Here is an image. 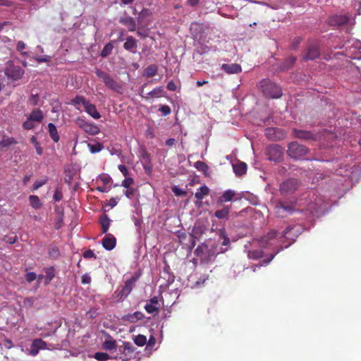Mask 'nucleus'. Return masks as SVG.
Masks as SVG:
<instances>
[{"mask_svg":"<svg viewBox=\"0 0 361 361\" xmlns=\"http://www.w3.org/2000/svg\"><path fill=\"white\" fill-rule=\"evenodd\" d=\"M302 231V228L300 224L288 226L282 231L279 232L271 229L261 238H253L247 242L244 245V252L247 254L248 259L253 260H257L264 256L263 249L281 243L274 253L270 254L268 257L262 260L258 264L252 266V271H256L257 268L267 266L279 252L288 247L295 241Z\"/></svg>","mask_w":361,"mask_h":361,"instance_id":"1","label":"nucleus"},{"mask_svg":"<svg viewBox=\"0 0 361 361\" xmlns=\"http://www.w3.org/2000/svg\"><path fill=\"white\" fill-rule=\"evenodd\" d=\"M312 198L314 202L311 201L307 205L306 212H309L312 216H319L324 214L330 207V202L324 200V197L316 195L314 192Z\"/></svg>","mask_w":361,"mask_h":361,"instance_id":"2","label":"nucleus"},{"mask_svg":"<svg viewBox=\"0 0 361 361\" xmlns=\"http://www.w3.org/2000/svg\"><path fill=\"white\" fill-rule=\"evenodd\" d=\"M346 47V50L343 55L352 59H361V41L355 39H348L345 44L336 47V49H343ZM342 54L343 53H338Z\"/></svg>","mask_w":361,"mask_h":361,"instance_id":"3","label":"nucleus"},{"mask_svg":"<svg viewBox=\"0 0 361 361\" xmlns=\"http://www.w3.org/2000/svg\"><path fill=\"white\" fill-rule=\"evenodd\" d=\"M140 278V274L135 273L130 279L126 281L124 286L117 288L114 293V297L117 302H122L131 293Z\"/></svg>","mask_w":361,"mask_h":361,"instance_id":"4","label":"nucleus"},{"mask_svg":"<svg viewBox=\"0 0 361 361\" xmlns=\"http://www.w3.org/2000/svg\"><path fill=\"white\" fill-rule=\"evenodd\" d=\"M135 348L130 342H123L118 345L116 352H112V357L121 361H128L133 356Z\"/></svg>","mask_w":361,"mask_h":361,"instance_id":"5","label":"nucleus"},{"mask_svg":"<svg viewBox=\"0 0 361 361\" xmlns=\"http://www.w3.org/2000/svg\"><path fill=\"white\" fill-rule=\"evenodd\" d=\"M274 212L277 217L286 218L293 215L295 213L302 212L303 210H299L295 208L293 203H288L283 201H279L274 207Z\"/></svg>","mask_w":361,"mask_h":361,"instance_id":"6","label":"nucleus"},{"mask_svg":"<svg viewBox=\"0 0 361 361\" xmlns=\"http://www.w3.org/2000/svg\"><path fill=\"white\" fill-rule=\"evenodd\" d=\"M219 239L213 247V255L222 254L228 251L230 248L231 240L226 234V229L222 228L218 231Z\"/></svg>","mask_w":361,"mask_h":361,"instance_id":"7","label":"nucleus"},{"mask_svg":"<svg viewBox=\"0 0 361 361\" xmlns=\"http://www.w3.org/2000/svg\"><path fill=\"white\" fill-rule=\"evenodd\" d=\"M4 73L8 80L17 81L22 78L25 71L20 66L16 65L13 61L9 60L6 63Z\"/></svg>","mask_w":361,"mask_h":361,"instance_id":"8","label":"nucleus"},{"mask_svg":"<svg viewBox=\"0 0 361 361\" xmlns=\"http://www.w3.org/2000/svg\"><path fill=\"white\" fill-rule=\"evenodd\" d=\"M262 89L264 94L270 98L279 99L283 94L281 87L269 80L262 82Z\"/></svg>","mask_w":361,"mask_h":361,"instance_id":"9","label":"nucleus"},{"mask_svg":"<svg viewBox=\"0 0 361 361\" xmlns=\"http://www.w3.org/2000/svg\"><path fill=\"white\" fill-rule=\"evenodd\" d=\"M94 73L109 89L117 92L121 91V86L108 73L98 68H95Z\"/></svg>","mask_w":361,"mask_h":361,"instance_id":"10","label":"nucleus"},{"mask_svg":"<svg viewBox=\"0 0 361 361\" xmlns=\"http://www.w3.org/2000/svg\"><path fill=\"white\" fill-rule=\"evenodd\" d=\"M309 149L298 142H291L288 145L287 154L293 159H300Z\"/></svg>","mask_w":361,"mask_h":361,"instance_id":"11","label":"nucleus"},{"mask_svg":"<svg viewBox=\"0 0 361 361\" xmlns=\"http://www.w3.org/2000/svg\"><path fill=\"white\" fill-rule=\"evenodd\" d=\"M300 182L295 178H288L283 181L279 187V191L283 195L294 193L299 188Z\"/></svg>","mask_w":361,"mask_h":361,"instance_id":"12","label":"nucleus"},{"mask_svg":"<svg viewBox=\"0 0 361 361\" xmlns=\"http://www.w3.org/2000/svg\"><path fill=\"white\" fill-rule=\"evenodd\" d=\"M265 153L267 159L271 161L278 162L283 158V149L279 145L273 144L267 146Z\"/></svg>","mask_w":361,"mask_h":361,"instance_id":"13","label":"nucleus"},{"mask_svg":"<svg viewBox=\"0 0 361 361\" xmlns=\"http://www.w3.org/2000/svg\"><path fill=\"white\" fill-rule=\"evenodd\" d=\"M207 279L208 276L206 275L199 276L197 274H191L188 278L187 286L191 288H199L204 285Z\"/></svg>","mask_w":361,"mask_h":361,"instance_id":"14","label":"nucleus"},{"mask_svg":"<svg viewBox=\"0 0 361 361\" xmlns=\"http://www.w3.org/2000/svg\"><path fill=\"white\" fill-rule=\"evenodd\" d=\"M294 136L303 140H317L318 135L312 131L304 130L294 128L293 130Z\"/></svg>","mask_w":361,"mask_h":361,"instance_id":"15","label":"nucleus"},{"mask_svg":"<svg viewBox=\"0 0 361 361\" xmlns=\"http://www.w3.org/2000/svg\"><path fill=\"white\" fill-rule=\"evenodd\" d=\"M102 245L106 250L111 251L116 247V238L111 233H105L102 240Z\"/></svg>","mask_w":361,"mask_h":361,"instance_id":"16","label":"nucleus"},{"mask_svg":"<svg viewBox=\"0 0 361 361\" xmlns=\"http://www.w3.org/2000/svg\"><path fill=\"white\" fill-rule=\"evenodd\" d=\"M265 135L269 140H281L284 137L282 130L277 128H268L265 130Z\"/></svg>","mask_w":361,"mask_h":361,"instance_id":"17","label":"nucleus"},{"mask_svg":"<svg viewBox=\"0 0 361 361\" xmlns=\"http://www.w3.org/2000/svg\"><path fill=\"white\" fill-rule=\"evenodd\" d=\"M349 17L347 15H334L329 18V23L334 26H341L349 21Z\"/></svg>","mask_w":361,"mask_h":361,"instance_id":"18","label":"nucleus"},{"mask_svg":"<svg viewBox=\"0 0 361 361\" xmlns=\"http://www.w3.org/2000/svg\"><path fill=\"white\" fill-rule=\"evenodd\" d=\"M145 318V315L142 312L136 311L133 313H129L121 316V320L128 322L130 323H136Z\"/></svg>","mask_w":361,"mask_h":361,"instance_id":"19","label":"nucleus"},{"mask_svg":"<svg viewBox=\"0 0 361 361\" xmlns=\"http://www.w3.org/2000/svg\"><path fill=\"white\" fill-rule=\"evenodd\" d=\"M221 68L228 74H236L242 71L241 66L238 63H223Z\"/></svg>","mask_w":361,"mask_h":361,"instance_id":"20","label":"nucleus"},{"mask_svg":"<svg viewBox=\"0 0 361 361\" xmlns=\"http://www.w3.org/2000/svg\"><path fill=\"white\" fill-rule=\"evenodd\" d=\"M137 41L132 36H128L123 44V48L133 54L137 52Z\"/></svg>","mask_w":361,"mask_h":361,"instance_id":"21","label":"nucleus"},{"mask_svg":"<svg viewBox=\"0 0 361 361\" xmlns=\"http://www.w3.org/2000/svg\"><path fill=\"white\" fill-rule=\"evenodd\" d=\"M159 300L157 297L151 298L145 305V310L149 314L157 313L159 307H157Z\"/></svg>","mask_w":361,"mask_h":361,"instance_id":"22","label":"nucleus"},{"mask_svg":"<svg viewBox=\"0 0 361 361\" xmlns=\"http://www.w3.org/2000/svg\"><path fill=\"white\" fill-rule=\"evenodd\" d=\"M102 346L103 348L106 350H113V352H116L118 345L110 335H108L107 338L103 343Z\"/></svg>","mask_w":361,"mask_h":361,"instance_id":"23","label":"nucleus"},{"mask_svg":"<svg viewBox=\"0 0 361 361\" xmlns=\"http://www.w3.org/2000/svg\"><path fill=\"white\" fill-rule=\"evenodd\" d=\"M319 55V49L316 46H311L309 47L307 54L304 55L303 59L305 61L314 60L318 58Z\"/></svg>","mask_w":361,"mask_h":361,"instance_id":"24","label":"nucleus"},{"mask_svg":"<svg viewBox=\"0 0 361 361\" xmlns=\"http://www.w3.org/2000/svg\"><path fill=\"white\" fill-rule=\"evenodd\" d=\"M27 118L32 121L40 123L44 118V114L40 109L35 108L28 115Z\"/></svg>","mask_w":361,"mask_h":361,"instance_id":"25","label":"nucleus"},{"mask_svg":"<svg viewBox=\"0 0 361 361\" xmlns=\"http://www.w3.org/2000/svg\"><path fill=\"white\" fill-rule=\"evenodd\" d=\"M111 219L106 214H103L99 219V223L102 227V233H108L110 227Z\"/></svg>","mask_w":361,"mask_h":361,"instance_id":"26","label":"nucleus"},{"mask_svg":"<svg viewBox=\"0 0 361 361\" xmlns=\"http://www.w3.org/2000/svg\"><path fill=\"white\" fill-rule=\"evenodd\" d=\"M85 110L90 116L94 119H99L101 117V115L97 110L95 105L91 104L90 101L85 106Z\"/></svg>","mask_w":361,"mask_h":361,"instance_id":"27","label":"nucleus"},{"mask_svg":"<svg viewBox=\"0 0 361 361\" xmlns=\"http://www.w3.org/2000/svg\"><path fill=\"white\" fill-rule=\"evenodd\" d=\"M17 143L18 142L14 137L4 135L2 139L0 141V147L8 148L11 145H16Z\"/></svg>","mask_w":361,"mask_h":361,"instance_id":"28","label":"nucleus"},{"mask_svg":"<svg viewBox=\"0 0 361 361\" xmlns=\"http://www.w3.org/2000/svg\"><path fill=\"white\" fill-rule=\"evenodd\" d=\"M233 169L236 176H240L246 173L247 164L244 162L233 164Z\"/></svg>","mask_w":361,"mask_h":361,"instance_id":"29","label":"nucleus"},{"mask_svg":"<svg viewBox=\"0 0 361 361\" xmlns=\"http://www.w3.org/2000/svg\"><path fill=\"white\" fill-rule=\"evenodd\" d=\"M89 100L86 99L83 96L77 95L71 101V104L75 106L76 109L80 110L79 105H82L84 107L87 104Z\"/></svg>","mask_w":361,"mask_h":361,"instance_id":"30","label":"nucleus"},{"mask_svg":"<svg viewBox=\"0 0 361 361\" xmlns=\"http://www.w3.org/2000/svg\"><path fill=\"white\" fill-rule=\"evenodd\" d=\"M47 128H48V131H49V135H50L51 138L52 139V140L54 142H59L60 137L59 135L56 126L54 123H49L48 124Z\"/></svg>","mask_w":361,"mask_h":361,"instance_id":"31","label":"nucleus"},{"mask_svg":"<svg viewBox=\"0 0 361 361\" xmlns=\"http://www.w3.org/2000/svg\"><path fill=\"white\" fill-rule=\"evenodd\" d=\"M48 255L50 259L56 260L59 258L61 253L59 247L56 245L51 244L49 247Z\"/></svg>","mask_w":361,"mask_h":361,"instance_id":"32","label":"nucleus"},{"mask_svg":"<svg viewBox=\"0 0 361 361\" xmlns=\"http://www.w3.org/2000/svg\"><path fill=\"white\" fill-rule=\"evenodd\" d=\"M45 273L44 282L45 284H49L55 276V269L54 267H49L44 269Z\"/></svg>","mask_w":361,"mask_h":361,"instance_id":"33","label":"nucleus"},{"mask_svg":"<svg viewBox=\"0 0 361 361\" xmlns=\"http://www.w3.org/2000/svg\"><path fill=\"white\" fill-rule=\"evenodd\" d=\"M296 61V57L290 56L286 59L280 66V69L281 71H288L291 68Z\"/></svg>","mask_w":361,"mask_h":361,"instance_id":"34","label":"nucleus"},{"mask_svg":"<svg viewBox=\"0 0 361 361\" xmlns=\"http://www.w3.org/2000/svg\"><path fill=\"white\" fill-rule=\"evenodd\" d=\"M165 275H169V277L167 279V285L171 284L174 281L175 276L170 272V267L168 264H166L164 267L163 270L161 273V277L165 278Z\"/></svg>","mask_w":361,"mask_h":361,"instance_id":"35","label":"nucleus"},{"mask_svg":"<svg viewBox=\"0 0 361 361\" xmlns=\"http://www.w3.org/2000/svg\"><path fill=\"white\" fill-rule=\"evenodd\" d=\"M209 189L207 185L200 186L195 193V197L198 200H202L205 195H208Z\"/></svg>","mask_w":361,"mask_h":361,"instance_id":"36","label":"nucleus"},{"mask_svg":"<svg viewBox=\"0 0 361 361\" xmlns=\"http://www.w3.org/2000/svg\"><path fill=\"white\" fill-rule=\"evenodd\" d=\"M235 195V192L234 190L228 189L224 192L220 197V200L222 202H229L233 200Z\"/></svg>","mask_w":361,"mask_h":361,"instance_id":"37","label":"nucleus"},{"mask_svg":"<svg viewBox=\"0 0 361 361\" xmlns=\"http://www.w3.org/2000/svg\"><path fill=\"white\" fill-rule=\"evenodd\" d=\"M120 23L128 26L130 31H134L135 29V22L132 17L121 18Z\"/></svg>","mask_w":361,"mask_h":361,"instance_id":"38","label":"nucleus"},{"mask_svg":"<svg viewBox=\"0 0 361 361\" xmlns=\"http://www.w3.org/2000/svg\"><path fill=\"white\" fill-rule=\"evenodd\" d=\"M84 131L91 135H96L99 133L100 130L98 126L96 125L88 123L85 128L84 129Z\"/></svg>","mask_w":361,"mask_h":361,"instance_id":"39","label":"nucleus"},{"mask_svg":"<svg viewBox=\"0 0 361 361\" xmlns=\"http://www.w3.org/2000/svg\"><path fill=\"white\" fill-rule=\"evenodd\" d=\"M164 92V89L162 87H157L154 88L152 91L149 92L147 94L146 97L142 96L145 99H148L149 97H160Z\"/></svg>","mask_w":361,"mask_h":361,"instance_id":"40","label":"nucleus"},{"mask_svg":"<svg viewBox=\"0 0 361 361\" xmlns=\"http://www.w3.org/2000/svg\"><path fill=\"white\" fill-rule=\"evenodd\" d=\"M230 212V208L225 207L221 209L216 211L214 216L219 219H226Z\"/></svg>","mask_w":361,"mask_h":361,"instance_id":"41","label":"nucleus"},{"mask_svg":"<svg viewBox=\"0 0 361 361\" xmlns=\"http://www.w3.org/2000/svg\"><path fill=\"white\" fill-rule=\"evenodd\" d=\"M113 49H114V45H113L112 42H108L104 46L103 49L102 50L100 56L102 58L107 57L109 55H110L111 54Z\"/></svg>","mask_w":361,"mask_h":361,"instance_id":"42","label":"nucleus"},{"mask_svg":"<svg viewBox=\"0 0 361 361\" xmlns=\"http://www.w3.org/2000/svg\"><path fill=\"white\" fill-rule=\"evenodd\" d=\"M29 200L32 207L35 209H39L41 207L42 203L38 196L34 195H30Z\"/></svg>","mask_w":361,"mask_h":361,"instance_id":"43","label":"nucleus"},{"mask_svg":"<svg viewBox=\"0 0 361 361\" xmlns=\"http://www.w3.org/2000/svg\"><path fill=\"white\" fill-rule=\"evenodd\" d=\"M157 73V66L156 65H149L145 70V75L147 78L155 75Z\"/></svg>","mask_w":361,"mask_h":361,"instance_id":"44","label":"nucleus"},{"mask_svg":"<svg viewBox=\"0 0 361 361\" xmlns=\"http://www.w3.org/2000/svg\"><path fill=\"white\" fill-rule=\"evenodd\" d=\"M195 167L199 171L202 172L204 175H206L209 171L208 166L200 161H197L194 164Z\"/></svg>","mask_w":361,"mask_h":361,"instance_id":"45","label":"nucleus"},{"mask_svg":"<svg viewBox=\"0 0 361 361\" xmlns=\"http://www.w3.org/2000/svg\"><path fill=\"white\" fill-rule=\"evenodd\" d=\"M30 142L34 145L36 152L39 155H42L43 152L42 148L40 147L39 142L35 136H32L30 137Z\"/></svg>","mask_w":361,"mask_h":361,"instance_id":"46","label":"nucleus"},{"mask_svg":"<svg viewBox=\"0 0 361 361\" xmlns=\"http://www.w3.org/2000/svg\"><path fill=\"white\" fill-rule=\"evenodd\" d=\"M93 357L98 361H106L111 357L108 353L103 352H97L94 353Z\"/></svg>","mask_w":361,"mask_h":361,"instance_id":"47","label":"nucleus"},{"mask_svg":"<svg viewBox=\"0 0 361 361\" xmlns=\"http://www.w3.org/2000/svg\"><path fill=\"white\" fill-rule=\"evenodd\" d=\"M88 148L92 154H95L99 152L102 149L103 146L101 143L97 142L96 144H88Z\"/></svg>","mask_w":361,"mask_h":361,"instance_id":"48","label":"nucleus"},{"mask_svg":"<svg viewBox=\"0 0 361 361\" xmlns=\"http://www.w3.org/2000/svg\"><path fill=\"white\" fill-rule=\"evenodd\" d=\"M134 343L138 346H143L147 343V338L144 335L139 334L135 337Z\"/></svg>","mask_w":361,"mask_h":361,"instance_id":"49","label":"nucleus"},{"mask_svg":"<svg viewBox=\"0 0 361 361\" xmlns=\"http://www.w3.org/2000/svg\"><path fill=\"white\" fill-rule=\"evenodd\" d=\"M27 45L23 41H18L16 44V49L17 51H20L21 54L24 56H27L28 54L27 52L23 51L25 49H26Z\"/></svg>","mask_w":361,"mask_h":361,"instance_id":"50","label":"nucleus"},{"mask_svg":"<svg viewBox=\"0 0 361 361\" xmlns=\"http://www.w3.org/2000/svg\"><path fill=\"white\" fill-rule=\"evenodd\" d=\"M33 343L35 344V346L38 348L39 350H44L47 348V343L42 340L41 338H37L33 341Z\"/></svg>","mask_w":361,"mask_h":361,"instance_id":"51","label":"nucleus"},{"mask_svg":"<svg viewBox=\"0 0 361 361\" xmlns=\"http://www.w3.org/2000/svg\"><path fill=\"white\" fill-rule=\"evenodd\" d=\"M159 111L161 113L163 116H166L171 113V108L168 105H161Z\"/></svg>","mask_w":361,"mask_h":361,"instance_id":"52","label":"nucleus"},{"mask_svg":"<svg viewBox=\"0 0 361 361\" xmlns=\"http://www.w3.org/2000/svg\"><path fill=\"white\" fill-rule=\"evenodd\" d=\"M140 157L142 159H143L147 163V164H150V162H151L150 154L145 149H142L140 152Z\"/></svg>","mask_w":361,"mask_h":361,"instance_id":"53","label":"nucleus"},{"mask_svg":"<svg viewBox=\"0 0 361 361\" xmlns=\"http://www.w3.org/2000/svg\"><path fill=\"white\" fill-rule=\"evenodd\" d=\"M172 191L174 193V195L177 197L183 196V195H186V191L181 189L180 188H179L177 185H174L172 188Z\"/></svg>","mask_w":361,"mask_h":361,"instance_id":"54","label":"nucleus"},{"mask_svg":"<svg viewBox=\"0 0 361 361\" xmlns=\"http://www.w3.org/2000/svg\"><path fill=\"white\" fill-rule=\"evenodd\" d=\"M34 121L32 120H29V118L27 117V119L23 123V128L25 130H32L35 128V124L33 123Z\"/></svg>","mask_w":361,"mask_h":361,"instance_id":"55","label":"nucleus"},{"mask_svg":"<svg viewBox=\"0 0 361 361\" xmlns=\"http://www.w3.org/2000/svg\"><path fill=\"white\" fill-rule=\"evenodd\" d=\"M28 102L30 104L33 105V106H37L38 105V103H39V94H32L29 99H28Z\"/></svg>","mask_w":361,"mask_h":361,"instance_id":"56","label":"nucleus"},{"mask_svg":"<svg viewBox=\"0 0 361 361\" xmlns=\"http://www.w3.org/2000/svg\"><path fill=\"white\" fill-rule=\"evenodd\" d=\"M47 178H44L43 180H36L33 184V190H37L44 185H45L47 182Z\"/></svg>","mask_w":361,"mask_h":361,"instance_id":"57","label":"nucleus"},{"mask_svg":"<svg viewBox=\"0 0 361 361\" xmlns=\"http://www.w3.org/2000/svg\"><path fill=\"white\" fill-rule=\"evenodd\" d=\"M99 178L104 183V185H107L112 180L111 176L105 173L100 175Z\"/></svg>","mask_w":361,"mask_h":361,"instance_id":"58","label":"nucleus"},{"mask_svg":"<svg viewBox=\"0 0 361 361\" xmlns=\"http://www.w3.org/2000/svg\"><path fill=\"white\" fill-rule=\"evenodd\" d=\"M132 220H133L135 226H136L137 230L139 231L140 227H141V225L142 224V218L140 217V216H132Z\"/></svg>","mask_w":361,"mask_h":361,"instance_id":"59","label":"nucleus"},{"mask_svg":"<svg viewBox=\"0 0 361 361\" xmlns=\"http://www.w3.org/2000/svg\"><path fill=\"white\" fill-rule=\"evenodd\" d=\"M176 235L178 237L180 243H183L184 240L188 238V235L182 231H177L176 232Z\"/></svg>","mask_w":361,"mask_h":361,"instance_id":"60","label":"nucleus"},{"mask_svg":"<svg viewBox=\"0 0 361 361\" xmlns=\"http://www.w3.org/2000/svg\"><path fill=\"white\" fill-rule=\"evenodd\" d=\"M75 122H76V124L78 125V126L79 128H80L81 129H82L83 130L89 123V122L86 121L85 119L80 118H78Z\"/></svg>","mask_w":361,"mask_h":361,"instance_id":"61","label":"nucleus"},{"mask_svg":"<svg viewBox=\"0 0 361 361\" xmlns=\"http://www.w3.org/2000/svg\"><path fill=\"white\" fill-rule=\"evenodd\" d=\"M53 198L55 202H59L63 198V193L61 190L56 189L54 193Z\"/></svg>","mask_w":361,"mask_h":361,"instance_id":"62","label":"nucleus"},{"mask_svg":"<svg viewBox=\"0 0 361 361\" xmlns=\"http://www.w3.org/2000/svg\"><path fill=\"white\" fill-rule=\"evenodd\" d=\"M36 278H37V275L33 271L28 272L25 275V279L29 283L35 281L36 279Z\"/></svg>","mask_w":361,"mask_h":361,"instance_id":"63","label":"nucleus"},{"mask_svg":"<svg viewBox=\"0 0 361 361\" xmlns=\"http://www.w3.org/2000/svg\"><path fill=\"white\" fill-rule=\"evenodd\" d=\"M133 183V179L131 178H125L121 183V186L126 188H129L130 185Z\"/></svg>","mask_w":361,"mask_h":361,"instance_id":"64","label":"nucleus"}]
</instances>
